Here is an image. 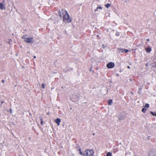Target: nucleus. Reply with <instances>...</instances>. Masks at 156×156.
<instances>
[{
	"label": "nucleus",
	"instance_id": "obj_17",
	"mask_svg": "<svg viewBox=\"0 0 156 156\" xmlns=\"http://www.w3.org/2000/svg\"><path fill=\"white\" fill-rule=\"evenodd\" d=\"M142 111L144 113H145L146 111V109H145L144 108H143L142 110Z\"/></svg>",
	"mask_w": 156,
	"mask_h": 156
},
{
	"label": "nucleus",
	"instance_id": "obj_25",
	"mask_svg": "<svg viewBox=\"0 0 156 156\" xmlns=\"http://www.w3.org/2000/svg\"><path fill=\"white\" fill-rule=\"evenodd\" d=\"M98 9L97 8L94 11L95 12H96L98 11Z\"/></svg>",
	"mask_w": 156,
	"mask_h": 156
},
{
	"label": "nucleus",
	"instance_id": "obj_11",
	"mask_svg": "<svg viewBox=\"0 0 156 156\" xmlns=\"http://www.w3.org/2000/svg\"><path fill=\"white\" fill-rule=\"evenodd\" d=\"M118 49L119 50V51H120V52H119V53L121 52H124V49L123 48H121V49H119L118 48Z\"/></svg>",
	"mask_w": 156,
	"mask_h": 156
},
{
	"label": "nucleus",
	"instance_id": "obj_2",
	"mask_svg": "<svg viewBox=\"0 0 156 156\" xmlns=\"http://www.w3.org/2000/svg\"><path fill=\"white\" fill-rule=\"evenodd\" d=\"M22 38L24 39V41L27 43H31L34 41L33 37H28L27 35H25L22 37Z\"/></svg>",
	"mask_w": 156,
	"mask_h": 156
},
{
	"label": "nucleus",
	"instance_id": "obj_12",
	"mask_svg": "<svg viewBox=\"0 0 156 156\" xmlns=\"http://www.w3.org/2000/svg\"><path fill=\"white\" fill-rule=\"evenodd\" d=\"M151 113L153 116H156V112H151Z\"/></svg>",
	"mask_w": 156,
	"mask_h": 156
},
{
	"label": "nucleus",
	"instance_id": "obj_31",
	"mask_svg": "<svg viewBox=\"0 0 156 156\" xmlns=\"http://www.w3.org/2000/svg\"><path fill=\"white\" fill-rule=\"evenodd\" d=\"M34 58H36V56H34Z\"/></svg>",
	"mask_w": 156,
	"mask_h": 156
},
{
	"label": "nucleus",
	"instance_id": "obj_29",
	"mask_svg": "<svg viewBox=\"0 0 156 156\" xmlns=\"http://www.w3.org/2000/svg\"><path fill=\"white\" fill-rule=\"evenodd\" d=\"M10 112L11 113H12V109L10 108Z\"/></svg>",
	"mask_w": 156,
	"mask_h": 156
},
{
	"label": "nucleus",
	"instance_id": "obj_15",
	"mask_svg": "<svg viewBox=\"0 0 156 156\" xmlns=\"http://www.w3.org/2000/svg\"><path fill=\"white\" fill-rule=\"evenodd\" d=\"M105 6L106 8H108L110 6V5L109 3H107L105 5Z\"/></svg>",
	"mask_w": 156,
	"mask_h": 156
},
{
	"label": "nucleus",
	"instance_id": "obj_6",
	"mask_svg": "<svg viewBox=\"0 0 156 156\" xmlns=\"http://www.w3.org/2000/svg\"><path fill=\"white\" fill-rule=\"evenodd\" d=\"M148 156H156V151L155 150H152L150 151Z\"/></svg>",
	"mask_w": 156,
	"mask_h": 156
},
{
	"label": "nucleus",
	"instance_id": "obj_24",
	"mask_svg": "<svg viewBox=\"0 0 156 156\" xmlns=\"http://www.w3.org/2000/svg\"><path fill=\"white\" fill-rule=\"evenodd\" d=\"M5 0H2V3H5Z\"/></svg>",
	"mask_w": 156,
	"mask_h": 156
},
{
	"label": "nucleus",
	"instance_id": "obj_16",
	"mask_svg": "<svg viewBox=\"0 0 156 156\" xmlns=\"http://www.w3.org/2000/svg\"><path fill=\"white\" fill-rule=\"evenodd\" d=\"M149 106V105L148 104H146L145 105V108H148Z\"/></svg>",
	"mask_w": 156,
	"mask_h": 156
},
{
	"label": "nucleus",
	"instance_id": "obj_18",
	"mask_svg": "<svg viewBox=\"0 0 156 156\" xmlns=\"http://www.w3.org/2000/svg\"><path fill=\"white\" fill-rule=\"evenodd\" d=\"M40 120H41V124L42 125H43L44 123H43V121L42 119L41 118Z\"/></svg>",
	"mask_w": 156,
	"mask_h": 156
},
{
	"label": "nucleus",
	"instance_id": "obj_5",
	"mask_svg": "<svg viewBox=\"0 0 156 156\" xmlns=\"http://www.w3.org/2000/svg\"><path fill=\"white\" fill-rule=\"evenodd\" d=\"M115 64L112 62H110L107 64L106 66L108 68H112L114 67Z\"/></svg>",
	"mask_w": 156,
	"mask_h": 156
},
{
	"label": "nucleus",
	"instance_id": "obj_10",
	"mask_svg": "<svg viewBox=\"0 0 156 156\" xmlns=\"http://www.w3.org/2000/svg\"><path fill=\"white\" fill-rule=\"evenodd\" d=\"M112 100L111 99H110L108 100V104L109 105H112Z\"/></svg>",
	"mask_w": 156,
	"mask_h": 156
},
{
	"label": "nucleus",
	"instance_id": "obj_8",
	"mask_svg": "<svg viewBox=\"0 0 156 156\" xmlns=\"http://www.w3.org/2000/svg\"><path fill=\"white\" fill-rule=\"evenodd\" d=\"M55 122L57 124L58 126H59L60 124L61 120L59 118H57L56 120H55Z\"/></svg>",
	"mask_w": 156,
	"mask_h": 156
},
{
	"label": "nucleus",
	"instance_id": "obj_20",
	"mask_svg": "<svg viewBox=\"0 0 156 156\" xmlns=\"http://www.w3.org/2000/svg\"><path fill=\"white\" fill-rule=\"evenodd\" d=\"M45 87V85L43 83L41 85V87L43 88H44H44Z\"/></svg>",
	"mask_w": 156,
	"mask_h": 156
},
{
	"label": "nucleus",
	"instance_id": "obj_1",
	"mask_svg": "<svg viewBox=\"0 0 156 156\" xmlns=\"http://www.w3.org/2000/svg\"><path fill=\"white\" fill-rule=\"evenodd\" d=\"M58 14L61 17H63V21L64 22L69 23L72 20L66 10L62 9L61 11H59Z\"/></svg>",
	"mask_w": 156,
	"mask_h": 156
},
{
	"label": "nucleus",
	"instance_id": "obj_28",
	"mask_svg": "<svg viewBox=\"0 0 156 156\" xmlns=\"http://www.w3.org/2000/svg\"><path fill=\"white\" fill-rule=\"evenodd\" d=\"M4 81H4V80H2V83H3L4 82Z\"/></svg>",
	"mask_w": 156,
	"mask_h": 156
},
{
	"label": "nucleus",
	"instance_id": "obj_3",
	"mask_svg": "<svg viewBox=\"0 0 156 156\" xmlns=\"http://www.w3.org/2000/svg\"><path fill=\"white\" fill-rule=\"evenodd\" d=\"M94 153V151L93 149L86 150L85 151L84 153L83 154V156H87L89 155L90 156H93Z\"/></svg>",
	"mask_w": 156,
	"mask_h": 156
},
{
	"label": "nucleus",
	"instance_id": "obj_19",
	"mask_svg": "<svg viewBox=\"0 0 156 156\" xmlns=\"http://www.w3.org/2000/svg\"><path fill=\"white\" fill-rule=\"evenodd\" d=\"M125 117H120L119 118V119L120 120H122L124 119Z\"/></svg>",
	"mask_w": 156,
	"mask_h": 156
},
{
	"label": "nucleus",
	"instance_id": "obj_27",
	"mask_svg": "<svg viewBox=\"0 0 156 156\" xmlns=\"http://www.w3.org/2000/svg\"><path fill=\"white\" fill-rule=\"evenodd\" d=\"M147 41H150V40L149 39H147Z\"/></svg>",
	"mask_w": 156,
	"mask_h": 156
},
{
	"label": "nucleus",
	"instance_id": "obj_22",
	"mask_svg": "<svg viewBox=\"0 0 156 156\" xmlns=\"http://www.w3.org/2000/svg\"><path fill=\"white\" fill-rule=\"evenodd\" d=\"M128 51V50L126 49H124V52L125 53H127Z\"/></svg>",
	"mask_w": 156,
	"mask_h": 156
},
{
	"label": "nucleus",
	"instance_id": "obj_23",
	"mask_svg": "<svg viewBox=\"0 0 156 156\" xmlns=\"http://www.w3.org/2000/svg\"><path fill=\"white\" fill-rule=\"evenodd\" d=\"M1 105H0V106L2 105L4 103V102L3 101H1Z\"/></svg>",
	"mask_w": 156,
	"mask_h": 156
},
{
	"label": "nucleus",
	"instance_id": "obj_14",
	"mask_svg": "<svg viewBox=\"0 0 156 156\" xmlns=\"http://www.w3.org/2000/svg\"><path fill=\"white\" fill-rule=\"evenodd\" d=\"M106 156H112V154L110 152H108L106 155Z\"/></svg>",
	"mask_w": 156,
	"mask_h": 156
},
{
	"label": "nucleus",
	"instance_id": "obj_9",
	"mask_svg": "<svg viewBox=\"0 0 156 156\" xmlns=\"http://www.w3.org/2000/svg\"><path fill=\"white\" fill-rule=\"evenodd\" d=\"M145 50L147 52L149 53L151 51L152 49L150 47H148L147 48H146Z\"/></svg>",
	"mask_w": 156,
	"mask_h": 156
},
{
	"label": "nucleus",
	"instance_id": "obj_26",
	"mask_svg": "<svg viewBox=\"0 0 156 156\" xmlns=\"http://www.w3.org/2000/svg\"><path fill=\"white\" fill-rule=\"evenodd\" d=\"M102 47H103V48H105V46L104 44H103L102 45Z\"/></svg>",
	"mask_w": 156,
	"mask_h": 156
},
{
	"label": "nucleus",
	"instance_id": "obj_13",
	"mask_svg": "<svg viewBox=\"0 0 156 156\" xmlns=\"http://www.w3.org/2000/svg\"><path fill=\"white\" fill-rule=\"evenodd\" d=\"M78 151H79V153L81 155H83V154L80 148H79V149H78Z\"/></svg>",
	"mask_w": 156,
	"mask_h": 156
},
{
	"label": "nucleus",
	"instance_id": "obj_21",
	"mask_svg": "<svg viewBox=\"0 0 156 156\" xmlns=\"http://www.w3.org/2000/svg\"><path fill=\"white\" fill-rule=\"evenodd\" d=\"M97 8H98V9H102V7L101 6H98L97 7Z\"/></svg>",
	"mask_w": 156,
	"mask_h": 156
},
{
	"label": "nucleus",
	"instance_id": "obj_32",
	"mask_svg": "<svg viewBox=\"0 0 156 156\" xmlns=\"http://www.w3.org/2000/svg\"><path fill=\"white\" fill-rule=\"evenodd\" d=\"M153 66L154 67H156V65H155Z\"/></svg>",
	"mask_w": 156,
	"mask_h": 156
},
{
	"label": "nucleus",
	"instance_id": "obj_7",
	"mask_svg": "<svg viewBox=\"0 0 156 156\" xmlns=\"http://www.w3.org/2000/svg\"><path fill=\"white\" fill-rule=\"evenodd\" d=\"M0 9L2 10L5 9V4L3 5L2 3L0 2Z\"/></svg>",
	"mask_w": 156,
	"mask_h": 156
},
{
	"label": "nucleus",
	"instance_id": "obj_30",
	"mask_svg": "<svg viewBox=\"0 0 156 156\" xmlns=\"http://www.w3.org/2000/svg\"><path fill=\"white\" fill-rule=\"evenodd\" d=\"M127 67L129 69L130 68V67L129 66H127Z\"/></svg>",
	"mask_w": 156,
	"mask_h": 156
},
{
	"label": "nucleus",
	"instance_id": "obj_4",
	"mask_svg": "<svg viewBox=\"0 0 156 156\" xmlns=\"http://www.w3.org/2000/svg\"><path fill=\"white\" fill-rule=\"evenodd\" d=\"M78 97L75 94H72L70 97V100L72 101L75 102L78 100Z\"/></svg>",
	"mask_w": 156,
	"mask_h": 156
}]
</instances>
